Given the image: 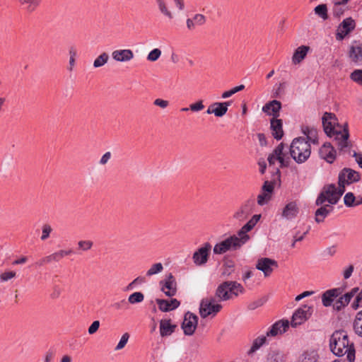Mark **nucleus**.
<instances>
[{"instance_id": "1", "label": "nucleus", "mask_w": 362, "mask_h": 362, "mask_svg": "<svg viewBox=\"0 0 362 362\" xmlns=\"http://www.w3.org/2000/svg\"><path fill=\"white\" fill-rule=\"evenodd\" d=\"M324 131L330 138H333L338 148L343 151L349 146V130L348 125L339 124L335 115L330 112H325L322 117Z\"/></svg>"}, {"instance_id": "2", "label": "nucleus", "mask_w": 362, "mask_h": 362, "mask_svg": "<svg viewBox=\"0 0 362 362\" xmlns=\"http://www.w3.org/2000/svg\"><path fill=\"white\" fill-rule=\"evenodd\" d=\"M329 346L332 353L338 356H346L349 362L355 359L354 344L349 342L348 336L344 331L334 332L330 339Z\"/></svg>"}, {"instance_id": "3", "label": "nucleus", "mask_w": 362, "mask_h": 362, "mask_svg": "<svg viewBox=\"0 0 362 362\" xmlns=\"http://www.w3.org/2000/svg\"><path fill=\"white\" fill-rule=\"evenodd\" d=\"M290 153L296 163H303L305 162L310 156V144L304 137L296 138L291 144Z\"/></svg>"}, {"instance_id": "4", "label": "nucleus", "mask_w": 362, "mask_h": 362, "mask_svg": "<svg viewBox=\"0 0 362 362\" xmlns=\"http://www.w3.org/2000/svg\"><path fill=\"white\" fill-rule=\"evenodd\" d=\"M344 192L345 189L339 185L337 187L334 184L326 185L318 195L315 204L319 206L327 202V204L332 206L339 202Z\"/></svg>"}, {"instance_id": "5", "label": "nucleus", "mask_w": 362, "mask_h": 362, "mask_svg": "<svg viewBox=\"0 0 362 362\" xmlns=\"http://www.w3.org/2000/svg\"><path fill=\"white\" fill-rule=\"evenodd\" d=\"M244 292L243 286L236 281H226L219 285L216 291V297L219 301L228 300Z\"/></svg>"}, {"instance_id": "6", "label": "nucleus", "mask_w": 362, "mask_h": 362, "mask_svg": "<svg viewBox=\"0 0 362 362\" xmlns=\"http://www.w3.org/2000/svg\"><path fill=\"white\" fill-rule=\"evenodd\" d=\"M222 309L219 300L213 297L203 298L199 305V314L202 318L214 317Z\"/></svg>"}, {"instance_id": "7", "label": "nucleus", "mask_w": 362, "mask_h": 362, "mask_svg": "<svg viewBox=\"0 0 362 362\" xmlns=\"http://www.w3.org/2000/svg\"><path fill=\"white\" fill-rule=\"evenodd\" d=\"M243 245L238 235H234L216 243L214 247L213 252L216 255H222L230 250H237Z\"/></svg>"}, {"instance_id": "8", "label": "nucleus", "mask_w": 362, "mask_h": 362, "mask_svg": "<svg viewBox=\"0 0 362 362\" xmlns=\"http://www.w3.org/2000/svg\"><path fill=\"white\" fill-rule=\"evenodd\" d=\"M268 162L270 165L279 163V168L286 167L288 163V157L287 152L284 151V146L282 143L279 144L268 156Z\"/></svg>"}, {"instance_id": "9", "label": "nucleus", "mask_w": 362, "mask_h": 362, "mask_svg": "<svg viewBox=\"0 0 362 362\" xmlns=\"http://www.w3.org/2000/svg\"><path fill=\"white\" fill-rule=\"evenodd\" d=\"M211 250V245L209 243H204L198 248L192 255V260L196 266L200 267L206 264Z\"/></svg>"}, {"instance_id": "10", "label": "nucleus", "mask_w": 362, "mask_h": 362, "mask_svg": "<svg viewBox=\"0 0 362 362\" xmlns=\"http://www.w3.org/2000/svg\"><path fill=\"white\" fill-rule=\"evenodd\" d=\"M360 175L358 172L350 168L343 169L339 174L338 185L345 189L346 185L358 182Z\"/></svg>"}, {"instance_id": "11", "label": "nucleus", "mask_w": 362, "mask_h": 362, "mask_svg": "<svg viewBox=\"0 0 362 362\" xmlns=\"http://www.w3.org/2000/svg\"><path fill=\"white\" fill-rule=\"evenodd\" d=\"M311 313L312 309L308 305H304L302 308H298L293 314L291 325L293 327H296L297 326L302 325L309 318Z\"/></svg>"}, {"instance_id": "12", "label": "nucleus", "mask_w": 362, "mask_h": 362, "mask_svg": "<svg viewBox=\"0 0 362 362\" xmlns=\"http://www.w3.org/2000/svg\"><path fill=\"white\" fill-rule=\"evenodd\" d=\"M277 267V262L268 257H262L256 263V269L262 271L265 277L269 276L274 269Z\"/></svg>"}, {"instance_id": "13", "label": "nucleus", "mask_w": 362, "mask_h": 362, "mask_svg": "<svg viewBox=\"0 0 362 362\" xmlns=\"http://www.w3.org/2000/svg\"><path fill=\"white\" fill-rule=\"evenodd\" d=\"M161 291L169 297L173 296L177 292V283L172 274H168L160 281Z\"/></svg>"}, {"instance_id": "14", "label": "nucleus", "mask_w": 362, "mask_h": 362, "mask_svg": "<svg viewBox=\"0 0 362 362\" xmlns=\"http://www.w3.org/2000/svg\"><path fill=\"white\" fill-rule=\"evenodd\" d=\"M198 317L190 312L185 313L184 320L182 324V328L185 334L190 336L192 335L197 327Z\"/></svg>"}, {"instance_id": "15", "label": "nucleus", "mask_w": 362, "mask_h": 362, "mask_svg": "<svg viewBox=\"0 0 362 362\" xmlns=\"http://www.w3.org/2000/svg\"><path fill=\"white\" fill-rule=\"evenodd\" d=\"M356 26L355 21L351 18H345L338 26L336 33L337 40H342Z\"/></svg>"}, {"instance_id": "16", "label": "nucleus", "mask_w": 362, "mask_h": 362, "mask_svg": "<svg viewBox=\"0 0 362 362\" xmlns=\"http://www.w3.org/2000/svg\"><path fill=\"white\" fill-rule=\"evenodd\" d=\"M359 291L358 288L356 287L352 288L350 291L344 295L341 296L334 303L333 309L337 311L341 310L345 308L351 301L353 297L355 296L356 293Z\"/></svg>"}, {"instance_id": "17", "label": "nucleus", "mask_w": 362, "mask_h": 362, "mask_svg": "<svg viewBox=\"0 0 362 362\" xmlns=\"http://www.w3.org/2000/svg\"><path fill=\"white\" fill-rule=\"evenodd\" d=\"M254 207L252 200L245 201L240 208L234 213L233 218L238 221H243L252 213Z\"/></svg>"}, {"instance_id": "18", "label": "nucleus", "mask_w": 362, "mask_h": 362, "mask_svg": "<svg viewBox=\"0 0 362 362\" xmlns=\"http://www.w3.org/2000/svg\"><path fill=\"white\" fill-rule=\"evenodd\" d=\"M231 105V101L223 103H214L207 109V114H214L216 117H221L226 115L228 111V106Z\"/></svg>"}, {"instance_id": "19", "label": "nucleus", "mask_w": 362, "mask_h": 362, "mask_svg": "<svg viewBox=\"0 0 362 362\" xmlns=\"http://www.w3.org/2000/svg\"><path fill=\"white\" fill-rule=\"evenodd\" d=\"M349 57L352 62L356 65L362 64V43L354 42L349 48Z\"/></svg>"}, {"instance_id": "20", "label": "nucleus", "mask_w": 362, "mask_h": 362, "mask_svg": "<svg viewBox=\"0 0 362 362\" xmlns=\"http://www.w3.org/2000/svg\"><path fill=\"white\" fill-rule=\"evenodd\" d=\"M342 288H336L326 291L322 295V305L325 307L333 305L336 298L339 297L342 293Z\"/></svg>"}, {"instance_id": "21", "label": "nucleus", "mask_w": 362, "mask_h": 362, "mask_svg": "<svg viewBox=\"0 0 362 362\" xmlns=\"http://www.w3.org/2000/svg\"><path fill=\"white\" fill-rule=\"evenodd\" d=\"M289 327V322L288 320H281L275 322L268 331H267V336L276 337L279 334L284 333Z\"/></svg>"}, {"instance_id": "22", "label": "nucleus", "mask_w": 362, "mask_h": 362, "mask_svg": "<svg viewBox=\"0 0 362 362\" xmlns=\"http://www.w3.org/2000/svg\"><path fill=\"white\" fill-rule=\"evenodd\" d=\"M299 213V207L296 201L288 202L282 209L281 216L287 220L295 218Z\"/></svg>"}, {"instance_id": "23", "label": "nucleus", "mask_w": 362, "mask_h": 362, "mask_svg": "<svg viewBox=\"0 0 362 362\" xmlns=\"http://www.w3.org/2000/svg\"><path fill=\"white\" fill-rule=\"evenodd\" d=\"M321 158L329 163H332L336 158V151L329 143L324 144L319 151Z\"/></svg>"}, {"instance_id": "24", "label": "nucleus", "mask_w": 362, "mask_h": 362, "mask_svg": "<svg viewBox=\"0 0 362 362\" xmlns=\"http://www.w3.org/2000/svg\"><path fill=\"white\" fill-rule=\"evenodd\" d=\"M132 50L129 49H116L112 52V59L118 62H127L134 58Z\"/></svg>"}, {"instance_id": "25", "label": "nucleus", "mask_w": 362, "mask_h": 362, "mask_svg": "<svg viewBox=\"0 0 362 362\" xmlns=\"http://www.w3.org/2000/svg\"><path fill=\"white\" fill-rule=\"evenodd\" d=\"M281 107V104L279 101L274 100L266 103L262 107V112H265L268 115H272L274 118H276L279 115V111Z\"/></svg>"}, {"instance_id": "26", "label": "nucleus", "mask_w": 362, "mask_h": 362, "mask_svg": "<svg viewBox=\"0 0 362 362\" xmlns=\"http://www.w3.org/2000/svg\"><path fill=\"white\" fill-rule=\"evenodd\" d=\"M159 13L166 18L172 20L174 14L170 10L167 0H154Z\"/></svg>"}, {"instance_id": "27", "label": "nucleus", "mask_w": 362, "mask_h": 362, "mask_svg": "<svg viewBox=\"0 0 362 362\" xmlns=\"http://www.w3.org/2000/svg\"><path fill=\"white\" fill-rule=\"evenodd\" d=\"M156 303L159 309L163 312L173 310L180 305V302L175 298L171 299L170 300L164 299H157Z\"/></svg>"}, {"instance_id": "28", "label": "nucleus", "mask_w": 362, "mask_h": 362, "mask_svg": "<svg viewBox=\"0 0 362 362\" xmlns=\"http://www.w3.org/2000/svg\"><path fill=\"white\" fill-rule=\"evenodd\" d=\"M267 334H262L257 337L253 339L252 342V345L250 349L247 351V355L252 356L253 355L257 350H259L262 346L267 343Z\"/></svg>"}, {"instance_id": "29", "label": "nucleus", "mask_w": 362, "mask_h": 362, "mask_svg": "<svg viewBox=\"0 0 362 362\" xmlns=\"http://www.w3.org/2000/svg\"><path fill=\"white\" fill-rule=\"evenodd\" d=\"M318 354L315 349H308L302 351L298 357L297 362H317Z\"/></svg>"}, {"instance_id": "30", "label": "nucleus", "mask_w": 362, "mask_h": 362, "mask_svg": "<svg viewBox=\"0 0 362 362\" xmlns=\"http://www.w3.org/2000/svg\"><path fill=\"white\" fill-rule=\"evenodd\" d=\"M206 23V17L200 13H197L191 18L186 21L187 28L189 30H192L197 25L201 26Z\"/></svg>"}, {"instance_id": "31", "label": "nucleus", "mask_w": 362, "mask_h": 362, "mask_svg": "<svg viewBox=\"0 0 362 362\" xmlns=\"http://www.w3.org/2000/svg\"><path fill=\"white\" fill-rule=\"evenodd\" d=\"M270 123L272 136L277 140L281 139L284 135L281 119L273 118Z\"/></svg>"}, {"instance_id": "32", "label": "nucleus", "mask_w": 362, "mask_h": 362, "mask_svg": "<svg viewBox=\"0 0 362 362\" xmlns=\"http://www.w3.org/2000/svg\"><path fill=\"white\" fill-rule=\"evenodd\" d=\"M310 47L305 45L298 47L295 51L292 57V62L294 64L300 63L306 57Z\"/></svg>"}, {"instance_id": "33", "label": "nucleus", "mask_w": 362, "mask_h": 362, "mask_svg": "<svg viewBox=\"0 0 362 362\" xmlns=\"http://www.w3.org/2000/svg\"><path fill=\"white\" fill-rule=\"evenodd\" d=\"M175 325H173L170 320H162L160 322V333L162 337L172 334L175 332Z\"/></svg>"}, {"instance_id": "34", "label": "nucleus", "mask_w": 362, "mask_h": 362, "mask_svg": "<svg viewBox=\"0 0 362 362\" xmlns=\"http://www.w3.org/2000/svg\"><path fill=\"white\" fill-rule=\"evenodd\" d=\"M302 132L306 136L305 139L310 143V144H315L317 143L318 132L317 129L310 127H304L302 129Z\"/></svg>"}, {"instance_id": "35", "label": "nucleus", "mask_w": 362, "mask_h": 362, "mask_svg": "<svg viewBox=\"0 0 362 362\" xmlns=\"http://www.w3.org/2000/svg\"><path fill=\"white\" fill-rule=\"evenodd\" d=\"M315 211V221L317 223L322 222L326 216L332 211L333 207L329 204H325L321 205Z\"/></svg>"}, {"instance_id": "36", "label": "nucleus", "mask_w": 362, "mask_h": 362, "mask_svg": "<svg viewBox=\"0 0 362 362\" xmlns=\"http://www.w3.org/2000/svg\"><path fill=\"white\" fill-rule=\"evenodd\" d=\"M286 356L285 354L277 349L271 350L267 358V362H285Z\"/></svg>"}, {"instance_id": "37", "label": "nucleus", "mask_w": 362, "mask_h": 362, "mask_svg": "<svg viewBox=\"0 0 362 362\" xmlns=\"http://www.w3.org/2000/svg\"><path fill=\"white\" fill-rule=\"evenodd\" d=\"M254 227L247 222L238 231L237 235L243 244H245L250 240V235L247 234Z\"/></svg>"}, {"instance_id": "38", "label": "nucleus", "mask_w": 362, "mask_h": 362, "mask_svg": "<svg viewBox=\"0 0 362 362\" xmlns=\"http://www.w3.org/2000/svg\"><path fill=\"white\" fill-rule=\"evenodd\" d=\"M109 58V54L107 52H102L93 61V67L98 69L103 66L108 62Z\"/></svg>"}, {"instance_id": "39", "label": "nucleus", "mask_w": 362, "mask_h": 362, "mask_svg": "<svg viewBox=\"0 0 362 362\" xmlns=\"http://www.w3.org/2000/svg\"><path fill=\"white\" fill-rule=\"evenodd\" d=\"M353 327L355 333L362 337V310L356 313Z\"/></svg>"}, {"instance_id": "40", "label": "nucleus", "mask_w": 362, "mask_h": 362, "mask_svg": "<svg viewBox=\"0 0 362 362\" xmlns=\"http://www.w3.org/2000/svg\"><path fill=\"white\" fill-rule=\"evenodd\" d=\"M344 204L348 207L357 206L362 203V200L360 202L356 201V197L352 192H348L344 197Z\"/></svg>"}, {"instance_id": "41", "label": "nucleus", "mask_w": 362, "mask_h": 362, "mask_svg": "<svg viewBox=\"0 0 362 362\" xmlns=\"http://www.w3.org/2000/svg\"><path fill=\"white\" fill-rule=\"evenodd\" d=\"M163 270V265L160 262L155 263L151 266V267L146 272L147 276H151L159 273H161Z\"/></svg>"}, {"instance_id": "42", "label": "nucleus", "mask_w": 362, "mask_h": 362, "mask_svg": "<svg viewBox=\"0 0 362 362\" xmlns=\"http://www.w3.org/2000/svg\"><path fill=\"white\" fill-rule=\"evenodd\" d=\"M315 13L323 20H326L327 16V7L326 4H320L314 8Z\"/></svg>"}, {"instance_id": "43", "label": "nucleus", "mask_w": 362, "mask_h": 362, "mask_svg": "<svg viewBox=\"0 0 362 362\" xmlns=\"http://www.w3.org/2000/svg\"><path fill=\"white\" fill-rule=\"evenodd\" d=\"M144 299V296L141 292H134L128 297V302L130 304L141 303Z\"/></svg>"}, {"instance_id": "44", "label": "nucleus", "mask_w": 362, "mask_h": 362, "mask_svg": "<svg viewBox=\"0 0 362 362\" xmlns=\"http://www.w3.org/2000/svg\"><path fill=\"white\" fill-rule=\"evenodd\" d=\"M77 49L74 47H71L69 49V69L72 71L75 66L76 57H77Z\"/></svg>"}, {"instance_id": "45", "label": "nucleus", "mask_w": 362, "mask_h": 362, "mask_svg": "<svg viewBox=\"0 0 362 362\" xmlns=\"http://www.w3.org/2000/svg\"><path fill=\"white\" fill-rule=\"evenodd\" d=\"M23 5L26 6L28 11H33L39 5L40 0H20Z\"/></svg>"}, {"instance_id": "46", "label": "nucleus", "mask_w": 362, "mask_h": 362, "mask_svg": "<svg viewBox=\"0 0 362 362\" xmlns=\"http://www.w3.org/2000/svg\"><path fill=\"white\" fill-rule=\"evenodd\" d=\"M350 78L357 83L362 86V69H356L350 75Z\"/></svg>"}, {"instance_id": "47", "label": "nucleus", "mask_w": 362, "mask_h": 362, "mask_svg": "<svg viewBox=\"0 0 362 362\" xmlns=\"http://www.w3.org/2000/svg\"><path fill=\"white\" fill-rule=\"evenodd\" d=\"M93 242L88 240H81L78 242V248L82 251H88L93 247Z\"/></svg>"}, {"instance_id": "48", "label": "nucleus", "mask_w": 362, "mask_h": 362, "mask_svg": "<svg viewBox=\"0 0 362 362\" xmlns=\"http://www.w3.org/2000/svg\"><path fill=\"white\" fill-rule=\"evenodd\" d=\"M271 197V194L262 191V192L257 196V204L260 206H263L269 202Z\"/></svg>"}, {"instance_id": "49", "label": "nucleus", "mask_w": 362, "mask_h": 362, "mask_svg": "<svg viewBox=\"0 0 362 362\" xmlns=\"http://www.w3.org/2000/svg\"><path fill=\"white\" fill-rule=\"evenodd\" d=\"M161 56V50L158 48L152 49L147 55V60L149 62H156Z\"/></svg>"}, {"instance_id": "50", "label": "nucleus", "mask_w": 362, "mask_h": 362, "mask_svg": "<svg viewBox=\"0 0 362 362\" xmlns=\"http://www.w3.org/2000/svg\"><path fill=\"white\" fill-rule=\"evenodd\" d=\"M72 253L71 250H61L54 253H52L54 262H58L66 256H68Z\"/></svg>"}, {"instance_id": "51", "label": "nucleus", "mask_w": 362, "mask_h": 362, "mask_svg": "<svg viewBox=\"0 0 362 362\" xmlns=\"http://www.w3.org/2000/svg\"><path fill=\"white\" fill-rule=\"evenodd\" d=\"M129 339V334L128 333H124L122 336L117 345L115 346V350L119 351V350L122 349L127 344Z\"/></svg>"}, {"instance_id": "52", "label": "nucleus", "mask_w": 362, "mask_h": 362, "mask_svg": "<svg viewBox=\"0 0 362 362\" xmlns=\"http://www.w3.org/2000/svg\"><path fill=\"white\" fill-rule=\"evenodd\" d=\"M355 296L356 298L351 304V308L354 310H357L358 308L362 307V290L359 293L358 291Z\"/></svg>"}, {"instance_id": "53", "label": "nucleus", "mask_w": 362, "mask_h": 362, "mask_svg": "<svg viewBox=\"0 0 362 362\" xmlns=\"http://www.w3.org/2000/svg\"><path fill=\"white\" fill-rule=\"evenodd\" d=\"M52 231V228L51 226L48 224L43 225L42 228V235L40 237L41 240H46L49 237V235Z\"/></svg>"}, {"instance_id": "54", "label": "nucleus", "mask_w": 362, "mask_h": 362, "mask_svg": "<svg viewBox=\"0 0 362 362\" xmlns=\"http://www.w3.org/2000/svg\"><path fill=\"white\" fill-rule=\"evenodd\" d=\"M16 276V272L13 271H6L0 274L1 281H7Z\"/></svg>"}, {"instance_id": "55", "label": "nucleus", "mask_w": 362, "mask_h": 362, "mask_svg": "<svg viewBox=\"0 0 362 362\" xmlns=\"http://www.w3.org/2000/svg\"><path fill=\"white\" fill-rule=\"evenodd\" d=\"M204 108L202 100H199L195 103H192L189 105V109L193 112H199Z\"/></svg>"}, {"instance_id": "56", "label": "nucleus", "mask_w": 362, "mask_h": 362, "mask_svg": "<svg viewBox=\"0 0 362 362\" xmlns=\"http://www.w3.org/2000/svg\"><path fill=\"white\" fill-rule=\"evenodd\" d=\"M273 190H274V183L272 182L265 181L262 187V191L272 194Z\"/></svg>"}, {"instance_id": "57", "label": "nucleus", "mask_w": 362, "mask_h": 362, "mask_svg": "<svg viewBox=\"0 0 362 362\" xmlns=\"http://www.w3.org/2000/svg\"><path fill=\"white\" fill-rule=\"evenodd\" d=\"M308 230L309 229L307 228L303 233H300L298 232L296 233V234L293 235V243L291 245L293 247H295V244L296 242L300 241L304 238L305 235L308 232Z\"/></svg>"}, {"instance_id": "58", "label": "nucleus", "mask_w": 362, "mask_h": 362, "mask_svg": "<svg viewBox=\"0 0 362 362\" xmlns=\"http://www.w3.org/2000/svg\"><path fill=\"white\" fill-rule=\"evenodd\" d=\"M52 262H54L52 254L42 258L37 262H36V264L38 266H42L45 264L50 263Z\"/></svg>"}, {"instance_id": "59", "label": "nucleus", "mask_w": 362, "mask_h": 362, "mask_svg": "<svg viewBox=\"0 0 362 362\" xmlns=\"http://www.w3.org/2000/svg\"><path fill=\"white\" fill-rule=\"evenodd\" d=\"M153 104L156 106H158V107L163 108V109H165L168 106L169 102L165 100L157 98L154 100Z\"/></svg>"}, {"instance_id": "60", "label": "nucleus", "mask_w": 362, "mask_h": 362, "mask_svg": "<svg viewBox=\"0 0 362 362\" xmlns=\"http://www.w3.org/2000/svg\"><path fill=\"white\" fill-rule=\"evenodd\" d=\"M100 327V322L98 320L94 321L90 326L88 327V333L93 334L95 333Z\"/></svg>"}, {"instance_id": "61", "label": "nucleus", "mask_w": 362, "mask_h": 362, "mask_svg": "<svg viewBox=\"0 0 362 362\" xmlns=\"http://www.w3.org/2000/svg\"><path fill=\"white\" fill-rule=\"evenodd\" d=\"M111 156H112V154H111V153L110 151L106 152L101 157V158H100V160L99 161V163L100 165H105L110 160Z\"/></svg>"}, {"instance_id": "62", "label": "nucleus", "mask_w": 362, "mask_h": 362, "mask_svg": "<svg viewBox=\"0 0 362 362\" xmlns=\"http://www.w3.org/2000/svg\"><path fill=\"white\" fill-rule=\"evenodd\" d=\"M354 267L353 265H349L344 269L343 272V276L345 279H348L352 274Z\"/></svg>"}, {"instance_id": "63", "label": "nucleus", "mask_w": 362, "mask_h": 362, "mask_svg": "<svg viewBox=\"0 0 362 362\" xmlns=\"http://www.w3.org/2000/svg\"><path fill=\"white\" fill-rule=\"evenodd\" d=\"M233 269V265L232 264L226 263L224 265L223 271L222 274L223 276H229Z\"/></svg>"}, {"instance_id": "64", "label": "nucleus", "mask_w": 362, "mask_h": 362, "mask_svg": "<svg viewBox=\"0 0 362 362\" xmlns=\"http://www.w3.org/2000/svg\"><path fill=\"white\" fill-rule=\"evenodd\" d=\"M324 252L327 256H334L337 252V247L335 245L328 247L325 250Z\"/></svg>"}]
</instances>
